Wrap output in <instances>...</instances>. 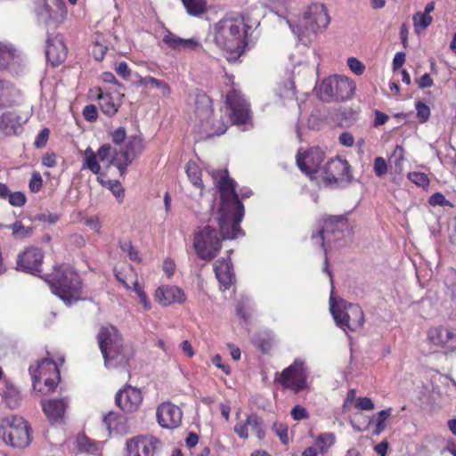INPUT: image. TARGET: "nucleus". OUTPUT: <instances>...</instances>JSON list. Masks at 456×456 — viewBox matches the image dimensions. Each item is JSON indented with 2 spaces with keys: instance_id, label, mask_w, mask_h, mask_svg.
<instances>
[{
  "instance_id": "nucleus-38",
  "label": "nucleus",
  "mask_w": 456,
  "mask_h": 456,
  "mask_svg": "<svg viewBox=\"0 0 456 456\" xmlns=\"http://www.w3.org/2000/svg\"><path fill=\"white\" fill-rule=\"evenodd\" d=\"M12 232V236L15 239H24L31 237L33 233L32 227H26L23 225L21 221H16L12 224L8 226Z\"/></svg>"
},
{
  "instance_id": "nucleus-47",
  "label": "nucleus",
  "mask_w": 456,
  "mask_h": 456,
  "mask_svg": "<svg viewBox=\"0 0 456 456\" xmlns=\"http://www.w3.org/2000/svg\"><path fill=\"white\" fill-rule=\"evenodd\" d=\"M110 137H111L112 142L117 145H120L123 142L126 143L127 139H126V132L125 127L119 126L117 129H115L114 131H112L110 133Z\"/></svg>"
},
{
  "instance_id": "nucleus-18",
  "label": "nucleus",
  "mask_w": 456,
  "mask_h": 456,
  "mask_svg": "<svg viewBox=\"0 0 456 456\" xmlns=\"http://www.w3.org/2000/svg\"><path fill=\"white\" fill-rule=\"evenodd\" d=\"M44 253L37 247H28L17 257V269L28 273L36 274L41 272Z\"/></svg>"
},
{
  "instance_id": "nucleus-48",
  "label": "nucleus",
  "mask_w": 456,
  "mask_h": 456,
  "mask_svg": "<svg viewBox=\"0 0 456 456\" xmlns=\"http://www.w3.org/2000/svg\"><path fill=\"white\" fill-rule=\"evenodd\" d=\"M42 186L43 179L41 175L38 172H34L28 183L29 190L32 192H38Z\"/></svg>"
},
{
  "instance_id": "nucleus-6",
  "label": "nucleus",
  "mask_w": 456,
  "mask_h": 456,
  "mask_svg": "<svg viewBox=\"0 0 456 456\" xmlns=\"http://www.w3.org/2000/svg\"><path fill=\"white\" fill-rule=\"evenodd\" d=\"M354 82L343 76H330L318 86L319 98L326 102H344L350 99L355 92Z\"/></svg>"
},
{
  "instance_id": "nucleus-59",
  "label": "nucleus",
  "mask_w": 456,
  "mask_h": 456,
  "mask_svg": "<svg viewBox=\"0 0 456 456\" xmlns=\"http://www.w3.org/2000/svg\"><path fill=\"white\" fill-rule=\"evenodd\" d=\"M248 419L244 422H238L234 426V432L239 436V437L246 439L248 437Z\"/></svg>"
},
{
  "instance_id": "nucleus-14",
  "label": "nucleus",
  "mask_w": 456,
  "mask_h": 456,
  "mask_svg": "<svg viewBox=\"0 0 456 456\" xmlns=\"http://www.w3.org/2000/svg\"><path fill=\"white\" fill-rule=\"evenodd\" d=\"M34 386L37 382H43L49 391L54 389L60 381V371L56 362L53 359H42L37 366L29 369Z\"/></svg>"
},
{
  "instance_id": "nucleus-34",
  "label": "nucleus",
  "mask_w": 456,
  "mask_h": 456,
  "mask_svg": "<svg viewBox=\"0 0 456 456\" xmlns=\"http://www.w3.org/2000/svg\"><path fill=\"white\" fill-rule=\"evenodd\" d=\"M45 10L51 20H57L62 17L65 11V4L61 0H48L45 4Z\"/></svg>"
},
{
  "instance_id": "nucleus-60",
  "label": "nucleus",
  "mask_w": 456,
  "mask_h": 456,
  "mask_svg": "<svg viewBox=\"0 0 456 456\" xmlns=\"http://www.w3.org/2000/svg\"><path fill=\"white\" fill-rule=\"evenodd\" d=\"M428 203L434 207L449 205V201L445 199L444 194L440 192H436L433 195H431L428 200Z\"/></svg>"
},
{
  "instance_id": "nucleus-50",
  "label": "nucleus",
  "mask_w": 456,
  "mask_h": 456,
  "mask_svg": "<svg viewBox=\"0 0 456 456\" xmlns=\"http://www.w3.org/2000/svg\"><path fill=\"white\" fill-rule=\"evenodd\" d=\"M110 153H111L110 144L105 143L98 149V151L95 154H96L97 159H99L100 161L109 160V165H111L110 163V161L111 159Z\"/></svg>"
},
{
  "instance_id": "nucleus-46",
  "label": "nucleus",
  "mask_w": 456,
  "mask_h": 456,
  "mask_svg": "<svg viewBox=\"0 0 456 456\" xmlns=\"http://www.w3.org/2000/svg\"><path fill=\"white\" fill-rule=\"evenodd\" d=\"M7 200L14 207H22L27 201L25 194L21 191L10 192Z\"/></svg>"
},
{
  "instance_id": "nucleus-9",
  "label": "nucleus",
  "mask_w": 456,
  "mask_h": 456,
  "mask_svg": "<svg viewBox=\"0 0 456 456\" xmlns=\"http://www.w3.org/2000/svg\"><path fill=\"white\" fill-rule=\"evenodd\" d=\"M193 247L200 259L210 261L217 256L222 248V241L216 229L206 225L195 232Z\"/></svg>"
},
{
  "instance_id": "nucleus-1",
  "label": "nucleus",
  "mask_w": 456,
  "mask_h": 456,
  "mask_svg": "<svg viewBox=\"0 0 456 456\" xmlns=\"http://www.w3.org/2000/svg\"><path fill=\"white\" fill-rule=\"evenodd\" d=\"M211 176L220 193V206L215 217L224 240H232L241 232L240 222L244 216V206L235 191V181L229 177L227 170L211 172Z\"/></svg>"
},
{
  "instance_id": "nucleus-43",
  "label": "nucleus",
  "mask_w": 456,
  "mask_h": 456,
  "mask_svg": "<svg viewBox=\"0 0 456 456\" xmlns=\"http://www.w3.org/2000/svg\"><path fill=\"white\" fill-rule=\"evenodd\" d=\"M391 409L382 410L378 412L376 419L375 434L379 435L385 429V421L391 415Z\"/></svg>"
},
{
  "instance_id": "nucleus-22",
  "label": "nucleus",
  "mask_w": 456,
  "mask_h": 456,
  "mask_svg": "<svg viewBox=\"0 0 456 456\" xmlns=\"http://www.w3.org/2000/svg\"><path fill=\"white\" fill-rule=\"evenodd\" d=\"M155 301L162 306L183 304L186 300L184 291L177 286L162 285L155 291Z\"/></svg>"
},
{
  "instance_id": "nucleus-4",
  "label": "nucleus",
  "mask_w": 456,
  "mask_h": 456,
  "mask_svg": "<svg viewBox=\"0 0 456 456\" xmlns=\"http://www.w3.org/2000/svg\"><path fill=\"white\" fill-rule=\"evenodd\" d=\"M347 228V218L345 215L330 216L323 219L322 228L311 237L313 244L324 250L323 272L330 276L331 285H333V280L329 268L328 249L344 238V232Z\"/></svg>"
},
{
  "instance_id": "nucleus-23",
  "label": "nucleus",
  "mask_w": 456,
  "mask_h": 456,
  "mask_svg": "<svg viewBox=\"0 0 456 456\" xmlns=\"http://www.w3.org/2000/svg\"><path fill=\"white\" fill-rule=\"evenodd\" d=\"M428 337L436 346L447 347L453 350L456 348V329L448 327H433L429 329Z\"/></svg>"
},
{
  "instance_id": "nucleus-27",
  "label": "nucleus",
  "mask_w": 456,
  "mask_h": 456,
  "mask_svg": "<svg viewBox=\"0 0 456 456\" xmlns=\"http://www.w3.org/2000/svg\"><path fill=\"white\" fill-rule=\"evenodd\" d=\"M21 62L20 52L10 43L0 42V69H14Z\"/></svg>"
},
{
  "instance_id": "nucleus-19",
  "label": "nucleus",
  "mask_w": 456,
  "mask_h": 456,
  "mask_svg": "<svg viewBox=\"0 0 456 456\" xmlns=\"http://www.w3.org/2000/svg\"><path fill=\"white\" fill-rule=\"evenodd\" d=\"M156 416L160 427L172 429L182 423L183 411L171 402H164L158 406Z\"/></svg>"
},
{
  "instance_id": "nucleus-33",
  "label": "nucleus",
  "mask_w": 456,
  "mask_h": 456,
  "mask_svg": "<svg viewBox=\"0 0 456 456\" xmlns=\"http://www.w3.org/2000/svg\"><path fill=\"white\" fill-rule=\"evenodd\" d=\"M186 174L191 183L200 190V195L204 188L201 180V171L195 162L189 161L186 165Z\"/></svg>"
},
{
  "instance_id": "nucleus-7",
  "label": "nucleus",
  "mask_w": 456,
  "mask_h": 456,
  "mask_svg": "<svg viewBox=\"0 0 456 456\" xmlns=\"http://www.w3.org/2000/svg\"><path fill=\"white\" fill-rule=\"evenodd\" d=\"M330 310L336 324L344 331H354L361 329L364 323V314L362 308L355 304H347L341 300L338 305H335L330 296Z\"/></svg>"
},
{
  "instance_id": "nucleus-12",
  "label": "nucleus",
  "mask_w": 456,
  "mask_h": 456,
  "mask_svg": "<svg viewBox=\"0 0 456 456\" xmlns=\"http://www.w3.org/2000/svg\"><path fill=\"white\" fill-rule=\"evenodd\" d=\"M143 151V139L139 135H131L127 138L124 147H122L119 151L114 153L110 163L114 164L120 174L123 175L127 167L132 164Z\"/></svg>"
},
{
  "instance_id": "nucleus-31",
  "label": "nucleus",
  "mask_w": 456,
  "mask_h": 456,
  "mask_svg": "<svg viewBox=\"0 0 456 456\" xmlns=\"http://www.w3.org/2000/svg\"><path fill=\"white\" fill-rule=\"evenodd\" d=\"M97 99L102 111L109 116H114L119 108V104L114 102L112 96L109 93H104L101 88L98 89Z\"/></svg>"
},
{
  "instance_id": "nucleus-16",
  "label": "nucleus",
  "mask_w": 456,
  "mask_h": 456,
  "mask_svg": "<svg viewBox=\"0 0 456 456\" xmlns=\"http://www.w3.org/2000/svg\"><path fill=\"white\" fill-rule=\"evenodd\" d=\"M159 445L153 436H135L126 441V456H154Z\"/></svg>"
},
{
  "instance_id": "nucleus-15",
  "label": "nucleus",
  "mask_w": 456,
  "mask_h": 456,
  "mask_svg": "<svg viewBox=\"0 0 456 456\" xmlns=\"http://www.w3.org/2000/svg\"><path fill=\"white\" fill-rule=\"evenodd\" d=\"M322 174V179L327 185L350 183L352 180L348 162L338 157L331 159L325 164Z\"/></svg>"
},
{
  "instance_id": "nucleus-5",
  "label": "nucleus",
  "mask_w": 456,
  "mask_h": 456,
  "mask_svg": "<svg viewBox=\"0 0 456 456\" xmlns=\"http://www.w3.org/2000/svg\"><path fill=\"white\" fill-rule=\"evenodd\" d=\"M52 292L69 305L80 298L82 282L79 275L69 265L54 268L50 280Z\"/></svg>"
},
{
  "instance_id": "nucleus-30",
  "label": "nucleus",
  "mask_w": 456,
  "mask_h": 456,
  "mask_svg": "<svg viewBox=\"0 0 456 456\" xmlns=\"http://www.w3.org/2000/svg\"><path fill=\"white\" fill-rule=\"evenodd\" d=\"M103 423L110 434L125 435L129 432L126 418L118 413L110 411L104 416Z\"/></svg>"
},
{
  "instance_id": "nucleus-53",
  "label": "nucleus",
  "mask_w": 456,
  "mask_h": 456,
  "mask_svg": "<svg viewBox=\"0 0 456 456\" xmlns=\"http://www.w3.org/2000/svg\"><path fill=\"white\" fill-rule=\"evenodd\" d=\"M273 428L275 434L279 436L281 443L287 444L289 442L288 428L282 424L275 423Z\"/></svg>"
},
{
  "instance_id": "nucleus-32",
  "label": "nucleus",
  "mask_w": 456,
  "mask_h": 456,
  "mask_svg": "<svg viewBox=\"0 0 456 456\" xmlns=\"http://www.w3.org/2000/svg\"><path fill=\"white\" fill-rule=\"evenodd\" d=\"M136 76L138 77L137 84L139 86H151L153 87L159 88L163 96H165V97L169 96L171 90H170L169 86L165 81L157 79V78L150 77V76H148V77H142L140 75H136Z\"/></svg>"
},
{
  "instance_id": "nucleus-42",
  "label": "nucleus",
  "mask_w": 456,
  "mask_h": 456,
  "mask_svg": "<svg viewBox=\"0 0 456 456\" xmlns=\"http://www.w3.org/2000/svg\"><path fill=\"white\" fill-rule=\"evenodd\" d=\"M412 20L416 29H418V28L425 29L433 21V18L430 15L425 14L423 12H417L413 15Z\"/></svg>"
},
{
  "instance_id": "nucleus-54",
  "label": "nucleus",
  "mask_w": 456,
  "mask_h": 456,
  "mask_svg": "<svg viewBox=\"0 0 456 456\" xmlns=\"http://www.w3.org/2000/svg\"><path fill=\"white\" fill-rule=\"evenodd\" d=\"M124 252H126L132 261H140L138 251L133 247L130 241L125 242L120 246Z\"/></svg>"
},
{
  "instance_id": "nucleus-56",
  "label": "nucleus",
  "mask_w": 456,
  "mask_h": 456,
  "mask_svg": "<svg viewBox=\"0 0 456 456\" xmlns=\"http://www.w3.org/2000/svg\"><path fill=\"white\" fill-rule=\"evenodd\" d=\"M35 220L53 224L58 222L59 216L52 213H40L35 216Z\"/></svg>"
},
{
  "instance_id": "nucleus-36",
  "label": "nucleus",
  "mask_w": 456,
  "mask_h": 456,
  "mask_svg": "<svg viewBox=\"0 0 456 456\" xmlns=\"http://www.w3.org/2000/svg\"><path fill=\"white\" fill-rule=\"evenodd\" d=\"M83 168L89 169L94 175H98L101 172V166L97 160L96 154L90 147L85 151Z\"/></svg>"
},
{
  "instance_id": "nucleus-51",
  "label": "nucleus",
  "mask_w": 456,
  "mask_h": 456,
  "mask_svg": "<svg viewBox=\"0 0 456 456\" xmlns=\"http://www.w3.org/2000/svg\"><path fill=\"white\" fill-rule=\"evenodd\" d=\"M347 64L350 69L356 75H362L365 70L363 63L354 57L348 58Z\"/></svg>"
},
{
  "instance_id": "nucleus-25",
  "label": "nucleus",
  "mask_w": 456,
  "mask_h": 456,
  "mask_svg": "<svg viewBox=\"0 0 456 456\" xmlns=\"http://www.w3.org/2000/svg\"><path fill=\"white\" fill-rule=\"evenodd\" d=\"M42 409L50 422L61 421L69 404L66 397L54 398L42 401Z\"/></svg>"
},
{
  "instance_id": "nucleus-64",
  "label": "nucleus",
  "mask_w": 456,
  "mask_h": 456,
  "mask_svg": "<svg viewBox=\"0 0 456 456\" xmlns=\"http://www.w3.org/2000/svg\"><path fill=\"white\" fill-rule=\"evenodd\" d=\"M338 142L343 146L352 147L354 143V138L351 133L344 132L339 135Z\"/></svg>"
},
{
  "instance_id": "nucleus-21",
  "label": "nucleus",
  "mask_w": 456,
  "mask_h": 456,
  "mask_svg": "<svg viewBox=\"0 0 456 456\" xmlns=\"http://www.w3.org/2000/svg\"><path fill=\"white\" fill-rule=\"evenodd\" d=\"M323 158L324 153L321 148H312L305 154H297V165L303 173L313 178L314 175L317 173Z\"/></svg>"
},
{
  "instance_id": "nucleus-49",
  "label": "nucleus",
  "mask_w": 456,
  "mask_h": 456,
  "mask_svg": "<svg viewBox=\"0 0 456 456\" xmlns=\"http://www.w3.org/2000/svg\"><path fill=\"white\" fill-rule=\"evenodd\" d=\"M374 172L377 176L380 177L387 174V165L382 157H377L374 159Z\"/></svg>"
},
{
  "instance_id": "nucleus-35",
  "label": "nucleus",
  "mask_w": 456,
  "mask_h": 456,
  "mask_svg": "<svg viewBox=\"0 0 456 456\" xmlns=\"http://www.w3.org/2000/svg\"><path fill=\"white\" fill-rule=\"evenodd\" d=\"M335 444V436L333 433H322L314 442V448L317 452L323 454Z\"/></svg>"
},
{
  "instance_id": "nucleus-52",
  "label": "nucleus",
  "mask_w": 456,
  "mask_h": 456,
  "mask_svg": "<svg viewBox=\"0 0 456 456\" xmlns=\"http://www.w3.org/2000/svg\"><path fill=\"white\" fill-rule=\"evenodd\" d=\"M84 223L91 230L94 231L98 234L101 233L102 222L98 216H94L86 217L85 219Z\"/></svg>"
},
{
  "instance_id": "nucleus-44",
  "label": "nucleus",
  "mask_w": 456,
  "mask_h": 456,
  "mask_svg": "<svg viewBox=\"0 0 456 456\" xmlns=\"http://www.w3.org/2000/svg\"><path fill=\"white\" fill-rule=\"evenodd\" d=\"M408 178L411 182L417 184L418 186H427L429 183L428 175L420 172H411L408 174Z\"/></svg>"
},
{
  "instance_id": "nucleus-41",
  "label": "nucleus",
  "mask_w": 456,
  "mask_h": 456,
  "mask_svg": "<svg viewBox=\"0 0 456 456\" xmlns=\"http://www.w3.org/2000/svg\"><path fill=\"white\" fill-rule=\"evenodd\" d=\"M4 398L7 406L11 409L18 407L20 402V395L13 387L8 388L7 391L4 392Z\"/></svg>"
},
{
  "instance_id": "nucleus-29",
  "label": "nucleus",
  "mask_w": 456,
  "mask_h": 456,
  "mask_svg": "<svg viewBox=\"0 0 456 456\" xmlns=\"http://www.w3.org/2000/svg\"><path fill=\"white\" fill-rule=\"evenodd\" d=\"M216 277L224 289H229L234 280L232 265L230 258H221L216 261L214 265Z\"/></svg>"
},
{
  "instance_id": "nucleus-20",
  "label": "nucleus",
  "mask_w": 456,
  "mask_h": 456,
  "mask_svg": "<svg viewBox=\"0 0 456 456\" xmlns=\"http://www.w3.org/2000/svg\"><path fill=\"white\" fill-rule=\"evenodd\" d=\"M142 401V395L139 389L131 386L119 390L115 396L116 404L125 412L136 411Z\"/></svg>"
},
{
  "instance_id": "nucleus-26",
  "label": "nucleus",
  "mask_w": 456,
  "mask_h": 456,
  "mask_svg": "<svg viewBox=\"0 0 456 456\" xmlns=\"http://www.w3.org/2000/svg\"><path fill=\"white\" fill-rule=\"evenodd\" d=\"M45 54L47 60L53 66L61 64L67 56V48L62 37L56 36L53 38H48L46 41Z\"/></svg>"
},
{
  "instance_id": "nucleus-45",
  "label": "nucleus",
  "mask_w": 456,
  "mask_h": 456,
  "mask_svg": "<svg viewBox=\"0 0 456 456\" xmlns=\"http://www.w3.org/2000/svg\"><path fill=\"white\" fill-rule=\"evenodd\" d=\"M417 110V117L419 118L421 123H424L428 120L430 117V109L424 102L419 101L415 105Z\"/></svg>"
},
{
  "instance_id": "nucleus-63",
  "label": "nucleus",
  "mask_w": 456,
  "mask_h": 456,
  "mask_svg": "<svg viewBox=\"0 0 456 456\" xmlns=\"http://www.w3.org/2000/svg\"><path fill=\"white\" fill-rule=\"evenodd\" d=\"M115 70H116L117 74L118 76H120L121 77H123L124 79H128L131 75V70L128 68L127 63L125 61H121L120 63H118L116 66Z\"/></svg>"
},
{
  "instance_id": "nucleus-8",
  "label": "nucleus",
  "mask_w": 456,
  "mask_h": 456,
  "mask_svg": "<svg viewBox=\"0 0 456 456\" xmlns=\"http://www.w3.org/2000/svg\"><path fill=\"white\" fill-rule=\"evenodd\" d=\"M0 436L12 447L25 448L30 443L29 426L22 417H6L0 426Z\"/></svg>"
},
{
  "instance_id": "nucleus-13",
  "label": "nucleus",
  "mask_w": 456,
  "mask_h": 456,
  "mask_svg": "<svg viewBox=\"0 0 456 456\" xmlns=\"http://www.w3.org/2000/svg\"><path fill=\"white\" fill-rule=\"evenodd\" d=\"M226 104L230 110V118L233 125H247L251 121L249 103L235 88L226 94Z\"/></svg>"
},
{
  "instance_id": "nucleus-2",
  "label": "nucleus",
  "mask_w": 456,
  "mask_h": 456,
  "mask_svg": "<svg viewBox=\"0 0 456 456\" xmlns=\"http://www.w3.org/2000/svg\"><path fill=\"white\" fill-rule=\"evenodd\" d=\"M245 24L242 20H220L216 28L215 41L225 51L229 62L237 61L247 45Z\"/></svg>"
},
{
  "instance_id": "nucleus-58",
  "label": "nucleus",
  "mask_w": 456,
  "mask_h": 456,
  "mask_svg": "<svg viewBox=\"0 0 456 456\" xmlns=\"http://www.w3.org/2000/svg\"><path fill=\"white\" fill-rule=\"evenodd\" d=\"M403 158L404 149L401 145H396L391 155L390 160H393L396 167H400Z\"/></svg>"
},
{
  "instance_id": "nucleus-40",
  "label": "nucleus",
  "mask_w": 456,
  "mask_h": 456,
  "mask_svg": "<svg viewBox=\"0 0 456 456\" xmlns=\"http://www.w3.org/2000/svg\"><path fill=\"white\" fill-rule=\"evenodd\" d=\"M248 424L249 425L248 428H250L257 436V438H264L265 432L263 425V421L260 418H258L256 414H252L248 416Z\"/></svg>"
},
{
  "instance_id": "nucleus-10",
  "label": "nucleus",
  "mask_w": 456,
  "mask_h": 456,
  "mask_svg": "<svg viewBox=\"0 0 456 456\" xmlns=\"http://www.w3.org/2000/svg\"><path fill=\"white\" fill-rule=\"evenodd\" d=\"M195 114L200 121V126L204 134L207 137L214 135H221L225 133L227 129V124L219 120L217 124L210 123L212 116V101L206 94H198L195 102Z\"/></svg>"
},
{
  "instance_id": "nucleus-37",
  "label": "nucleus",
  "mask_w": 456,
  "mask_h": 456,
  "mask_svg": "<svg viewBox=\"0 0 456 456\" xmlns=\"http://www.w3.org/2000/svg\"><path fill=\"white\" fill-rule=\"evenodd\" d=\"M187 12L191 16H199L206 11V0H182Z\"/></svg>"
},
{
  "instance_id": "nucleus-57",
  "label": "nucleus",
  "mask_w": 456,
  "mask_h": 456,
  "mask_svg": "<svg viewBox=\"0 0 456 456\" xmlns=\"http://www.w3.org/2000/svg\"><path fill=\"white\" fill-rule=\"evenodd\" d=\"M290 414L295 420H302L308 418L307 411L301 405L294 406Z\"/></svg>"
},
{
  "instance_id": "nucleus-17",
  "label": "nucleus",
  "mask_w": 456,
  "mask_h": 456,
  "mask_svg": "<svg viewBox=\"0 0 456 456\" xmlns=\"http://www.w3.org/2000/svg\"><path fill=\"white\" fill-rule=\"evenodd\" d=\"M303 20L307 29L316 33L328 27L330 17L324 4L314 3L304 12Z\"/></svg>"
},
{
  "instance_id": "nucleus-3",
  "label": "nucleus",
  "mask_w": 456,
  "mask_h": 456,
  "mask_svg": "<svg viewBox=\"0 0 456 456\" xmlns=\"http://www.w3.org/2000/svg\"><path fill=\"white\" fill-rule=\"evenodd\" d=\"M97 339L105 367L118 368L128 363L131 354L125 349L122 337L114 326L102 327Z\"/></svg>"
},
{
  "instance_id": "nucleus-62",
  "label": "nucleus",
  "mask_w": 456,
  "mask_h": 456,
  "mask_svg": "<svg viewBox=\"0 0 456 456\" xmlns=\"http://www.w3.org/2000/svg\"><path fill=\"white\" fill-rule=\"evenodd\" d=\"M356 407L362 411H371L375 406L370 397H359L357 399Z\"/></svg>"
},
{
  "instance_id": "nucleus-11",
  "label": "nucleus",
  "mask_w": 456,
  "mask_h": 456,
  "mask_svg": "<svg viewBox=\"0 0 456 456\" xmlns=\"http://www.w3.org/2000/svg\"><path fill=\"white\" fill-rule=\"evenodd\" d=\"M307 378L308 370L305 367V362L297 359L275 378V381L286 389L299 393L308 387Z\"/></svg>"
},
{
  "instance_id": "nucleus-28",
  "label": "nucleus",
  "mask_w": 456,
  "mask_h": 456,
  "mask_svg": "<svg viewBox=\"0 0 456 456\" xmlns=\"http://www.w3.org/2000/svg\"><path fill=\"white\" fill-rule=\"evenodd\" d=\"M23 122L17 112H4L0 116V132L7 136L17 134Z\"/></svg>"
},
{
  "instance_id": "nucleus-24",
  "label": "nucleus",
  "mask_w": 456,
  "mask_h": 456,
  "mask_svg": "<svg viewBox=\"0 0 456 456\" xmlns=\"http://www.w3.org/2000/svg\"><path fill=\"white\" fill-rule=\"evenodd\" d=\"M162 41L175 51L197 52L202 48L199 39L194 37L182 38L170 31L165 33Z\"/></svg>"
},
{
  "instance_id": "nucleus-55",
  "label": "nucleus",
  "mask_w": 456,
  "mask_h": 456,
  "mask_svg": "<svg viewBox=\"0 0 456 456\" xmlns=\"http://www.w3.org/2000/svg\"><path fill=\"white\" fill-rule=\"evenodd\" d=\"M49 134L50 131L48 128L42 129L40 133L37 134L34 145L39 149L45 147L48 141Z\"/></svg>"
},
{
  "instance_id": "nucleus-39",
  "label": "nucleus",
  "mask_w": 456,
  "mask_h": 456,
  "mask_svg": "<svg viewBox=\"0 0 456 456\" xmlns=\"http://www.w3.org/2000/svg\"><path fill=\"white\" fill-rule=\"evenodd\" d=\"M13 91L14 88L10 83L0 80V108L12 104L10 96Z\"/></svg>"
},
{
  "instance_id": "nucleus-61",
  "label": "nucleus",
  "mask_w": 456,
  "mask_h": 456,
  "mask_svg": "<svg viewBox=\"0 0 456 456\" xmlns=\"http://www.w3.org/2000/svg\"><path fill=\"white\" fill-rule=\"evenodd\" d=\"M83 115L86 120L93 122L97 119V109L94 105H86L83 110Z\"/></svg>"
}]
</instances>
